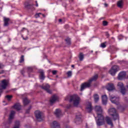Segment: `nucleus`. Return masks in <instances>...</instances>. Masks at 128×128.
<instances>
[{"label":"nucleus","instance_id":"12","mask_svg":"<svg viewBox=\"0 0 128 128\" xmlns=\"http://www.w3.org/2000/svg\"><path fill=\"white\" fill-rule=\"evenodd\" d=\"M52 128H60V124L56 121H54L50 124Z\"/></svg>","mask_w":128,"mask_h":128},{"label":"nucleus","instance_id":"53","mask_svg":"<svg viewBox=\"0 0 128 128\" xmlns=\"http://www.w3.org/2000/svg\"><path fill=\"white\" fill-rule=\"evenodd\" d=\"M26 30V28H23V29L22 30H22Z\"/></svg>","mask_w":128,"mask_h":128},{"label":"nucleus","instance_id":"50","mask_svg":"<svg viewBox=\"0 0 128 128\" xmlns=\"http://www.w3.org/2000/svg\"><path fill=\"white\" fill-rule=\"evenodd\" d=\"M104 6H105L106 8V6H108V4H104Z\"/></svg>","mask_w":128,"mask_h":128},{"label":"nucleus","instance_id":"16","mask_svg":"<svg viewBox=\"0 0 128 128\" xmlns=\"http://www.w3.org/2000/svg\"><path fill=\"white\" fill-rule=\"evenodd\" d=\"M10 20L9 18H4V26H10Z\"/></svg>","mask_w":128,"mask_h":128},{"label":"nucleus","instance_id":"6","mask_svg":"<svg viewBox=\"0 0 128 128\" xmlns=\"http://www.w3.org/2000/svg\"><path fill=\"white\" fill-rule=\"evenodd\" d=\"M82 116L80 113H77L76 118L74 120V122L76 124H80L82 122Z\"/></svg>","mask_w":128,"mask_h":128},{"label":"nucleus","instance_id":"55","mask_svg":"<svg viewBox=\"0 0 128 128\" xmlns=\"http://www.w3.org/2000/svg\"><path fill=\"white\" fill-rule=\"evenodd\" d=\"M14 112V111H12V112Z\"/></svg>","mask_w":128,"mask_h":128},{"label":"nucleus","instance_id":"45","mask_svg":"<svg viewBox=\"0 0 128 128\" xmlns=\"http://www.w3.org/2000/svg\"><path fill=\"white\" fill-rule=\"evenodd\" d=\"M36 6H38V1H36Z\"/></svg>","mask_w":128,"mask_h":128},{"label":"nucleus","instance_id":"4","mask_svg":"<svg viewBox=\"0 0 128 128\" xmlns=\"http://www.w3.org/2000/svg\"><path fill=\"white\" fill-rule=\"evenodd\" d=\"M14 118V112L11 113L8 118V122L7 123L4 124V128H10V124L12 122V119Z\"/></svg>","mask_w":128,"mask_h":128},{"label":"nucleus","instance_id":"17","mask_svg":"<svg viewBox=\"0 0 128 128\" xmlns=\"http://www.w3.org/2000/svg\"><path fill=\"white\" fill-rule=\"evenodd\" d=\"M12 108L16 110H22V106L19 103L15 104Z\"/></svg>","mask_w":128,"mask_h":128},{"label":"nucleus","instance_id":"7","mask_svg":"<svg viewBox=\"0 0 128 128\" xmlns=\"http://www.w3.org/2000/svg\"><path fill=\"white\" fill-rule=\"evenodd\" d=\"M110 100L112 104H120V97L118 96H110Z\"/></svg>","mask_w":128,"mask_h":128},{"label":"nucleus","instance_id":"19","mask_svg":"<svg viewBox=\"0 0 128 128\" xmlns=\"http://www.w3.org/2000/svg\"><path fill=\"white\" fill-rule=\"evenodd\" d=\"M94 110L96 112H104L102 108L100 106H95Z\"/></svg>","mask_w":128,"mask_h":128},{"label":"nucleus","instance_id":"57","mask_svg":"<svg viewBox=\"0 0 128 128\" xmlns=\"http://www.w3.org/2000/svg\"><path fill=\"white\" fill-rule=\"evenodd\" d=\"M70 122V121H68V122Z\"/></svg>","mask_w":128,"mask_h":128},{"label":"nucleus","instance_id":"1","mask_svg":"<svg viewBox=\"0 0 128 128\" xmlns=\"http://www.w3.org/2000/svg\"><path fill=\"white\" fill-rule=\"evenodd\" d=\"M96 114H94L95 118H98L96 122L97 126H104V124H105L106 122V124H108V126H114L112 120V118H110V116H106L104 118V115H102V113L96 112Z\"/></svg>","mask_w":128,"mask_h":128},{"label":"nucleus","instance_id":"5","mask_svg":"<svg viewBox=\"0 0 128 128\" xmlns=\"http://www.w3.org/2000/svg\"><path fill=\"white\" fill-rule=\"evenodd\" d=\"M8 84V82L6 80H4L1 82L0 88H0V96L2 95V90H6V88Z\"/></svg>","mask_w":128,"mask_h":128},{"label":"nucleus","instance_id":"21","mask_svg":"<svg viewBox=\"0 0 128 128\" xmlns=\"http://www.w3.org/2000/svg\"><path fill=\"white\" fill-rule=\"evenodd\" d=\"M39 72L40 74V80H44L46 76H44V70H40Z\"/></svg>","mask_w":128,"mask_h":128},{"label":"nucleus","instance_id":"8","mask_svg":"<svg viewBox=\"0 0 128 128\" xmlns=\"http://www.w3.org/2000/svg\"><path fill=\"white\" fill-rule=\"evenodd\" d=\"M120 70V67L118 66H113L111 70H110L109 72L111 76H114L116 74V72Z\"/></svg>","mask_w":128,"mask_h":128},{"label":"nucleus","instance_id":"48","mask_svg":"<svg viewBox=\"0 0 128 128\" xmlns=\"http://www.w3.org/2000/svg\"><path fill=\"white\" fill-rule=\"evenodd\" d=\"M121 110H124V108L123 107H121Z\"/></svg>","mask_w":128,"mask_h":128},{"label":"nucleus","instance_id":"35","mask_svg":"<svg viewBox=\"0 0 128 128\" xmlns=\"http://www.w3.org/2000/svg\"><path fill=\"white\" fill-rule=\"evenodd\" d=\"M108 24V23L106 21H103V22H102V24H103V26H106Z\"/></svg>","mask_w":128,"mask_h":128},{"label":"nucleus","instance_id":"28","mask_svg":"<svg viewBox=\"0 0 128 128\" xmlns=\"http://www.w3.org/2000/svg\"><path fill=\"white\" fill-rule=\"evenodd\" d=\"M84 55L82 54V52H80L79 55V60H84Z\"/></svg>","mask_w":128,"mask_h":128},{"label":"nucleus","instance_id":"41","mask_svg":"<svg viewBox=\"0 0 128 128\" xmlns=\"http://www.w3.org/2000/svg\"><path fill=\"white\" fill-rule=\"evenodd\" d=\"M4 64H2L0 63V68H4Z\"/></svg>","mask_w":128,"mask_h":128},{"label":"nucleus","instance_id":"54","mask_svg":"<svg viewBox=\"0 0 128 128\" xmlns=\"http://www.w3.org/2000/svg\"><path fill=\"white\" fill-rule=\"evenodd\" d=\"M43 16H44V14H42Z\"/></svg>","mask_w":128,"mask_h":128},{"label":"nucleus","instance_id":"9","mask_svg":"<svg viewBox=\"0 0 128 128\" xmlns=\"http://www.w3.org/2000/svg\"><path fill=\"white\" fill-rule=\"evenodd\" d=\"M50 86L48 84H44L41 86V88L42 90H44L45 92H46L48 94H52V90H50Z\"/></svg>","mask_w":128,"mask_h":128},{"label":"nucleus","instance_id":"22","mask_svg":"<svg viewBox=\"0 0 128 128\" xmlns=\"http://www.w3.org/2000/svg\"><path fill=\"white\" fill-rule=\"evenodd\" d=\"M117 6L120 8H122V6H124V0H120L118 1L117 2Z\"/></svg>","mask_w":128,"mask_h":128},{"label":"nucleus","instance_id":"30","mask_svg":"<svg viewBox=\"0 0 128 128\" xmlns=\"http://www.w3.org/2000/svg\"><path fill=\"white\" fill-rule=\"evenodd\" d=\"M24 62V55H22L20 58V64H22Z\"/></svg>","mask_w":128,"mask_h":128},{"label":"nucleus","instance_id":"58","mask_svg":"<svg viewBox=\"0 0 128 128\" xmlns=\"http://www.w3.org/2000/svg\"><path fill=\"white\" fill-rule=\"evenodd\" d=\"M6 110H7V108H6Z\"/></svg>","mask_w":128,"mask_h":128},{"label":"nucleus","instance_id":"11","mask_svg":"<svg viewBox=\"0 0 128 128\" xmlns=\"http://www.w3.org/2000/svg\"><path fill=\"white\" fill-rule=\"evenodd\" d=\"M36 118L38 122H42L44 120V114L42 112H36L35 113Z\"/></svg>","mask_w":128,"mask_h":128},{"label":"nucleus","instance_id":"44","mask_svg":"<svg viewBox=\"0 0 128 128\" xmlns=\"http://www.w3.org/2000/svg\"><path fill=\"white\" fill-rule=\"evenodd\" d=\"M106 36H110V34H108V32H106Z\"/></svg>","mask_w":128,"mask_h":128},{"label":"nucleus","instance_id":"38","mask_svg":"<svg viewBox=\"0 0 128 128\" xmlns=\"http://www.w3.org/2000/svg\"><path fill=\"white\" fill-rule=\"evenodd\" d=\"M32 110V106H30L28 109L26 110V112H30V110Z\"/></svg>","mask_w":128,"mask_h":128},{"label":"nucleus","instance_id":"59","mask_svg":"<svg viewBox=\"0 0 128 128\" xmlns=\"http://www.w3.org/2000/svg\"><path fill=\"white\" fill-rule=\"evenodd\" d=\"M120 40V39L119 38Z\"/></svg>","mask_w":128,"mask_h":128},{"label":"nucleus","instance_id":"24","mask_svg":"<svg viewBox=\"0 0 128 128\" xmlns=\"http://www.w3.org/2000/svg\"><path fill=\"white\" fill-rule=\"evenodd\" d=\"M56 100H58V97L56 96H53L50 100V103L51 104H54V102H56Z\"/></svg>","mask_w":128,"mask_h":128},{"label":"nucleus","instance_id":"2","mask_svg":"<svg viewBox=\"0 0 128 128\" xmlns=\"http://www.w3.org/2000/svg\"><path fill=\"white\" fill-rule=\"evenodd\" d=\"M98 74H96L93 77H92L91 78H90L88 82L82 83L80 86V92H82L85 88H90V84L92 82H94L95 80H98Z\"/></svg>","mask_w":128,"mask_h":128},{"label":"nucleus","instance_id":"37","mask_svg":"<svg viewBox=\"0 0 128 128\" xmlns=\"http://www.w3.org/2000/svg\"><path fill=\"white\" fill-rule=\"evenodd\" d=\"M55 112H62V110L57 108L56 109Z\"/></svg>","mask_w":128,"mask_h":128},{"label":"nucleus","instance_id":"23","mask_svg":"<svg viewBox=\"0 0 128 128\" xmlns=\"http://www.w3.org/2000/svg\"><path fill=\"white\" fill-rule=\"evenodd\" d=\"M102 102L103 104H106L108 102V97L106 95H104L102 96Z\"/></svg>","mask_w":128,"mask_h":128},{"label":"nucleus","instance_id":"49","mask_svg":"<svg viewBox=\"0 0 128 128\" xmlns=\"http://www.w3.org/2000/svg\"><path fill=\"white\" fill-rule=\"evenodd\" d=\"M36 112H40V110H36Z\"/></svg>","mask_w":128,"mask_h":128},{"label":"nucleus","instance_id":"18","mask_svg":"<svg viewBox=\"0 0 128 128\" xmlns=\"http://www.w3.org/2000/svg\"><path fill=\"white\" fill-rule=\"evenodd\" d=\"M110 116L114 120H118L120 118L118 114L116 112H114L112 114H111Z\"/></svg>","mask_w":128,"mask_h":128},{"label":"nucleus","instance_id":"20","mask_svg":"<svg viewBox=\"0 0 128 128\" xmlns=\"http://www.w3.org/2000/svg\"><path fill=\"white\" fill-rule=\"evenodd\" d=\"M24 8H26V10H30V8H32V5L28 2H25L24 4Z\"/></svg>","mask_w":128,"mask_h":128},{"label":"nucleus","instance_id":"34","mask_svg":"<svg viewBox=\"0 0 128 128\" xmlns=\"http://www.w3.org/2000/svg\"><path fill=\"white\" fill-rule=\"evenodd\" d=\"M40 14H42V13H36V14H35V18H40Z\"/></svg>","mask_w":128,"mask_h":128},{"label":"nucleus","instance_id":"40","mask_svg":"<svg viewBox=\"0 0 128 128\" xmlns=\"http://www.w3.org/2000/svg\"><path fill=\"white\" fill-rule=\"evenodd\" d=\"M56 72H58V71H56V70L52 71V74H56Z\"/></svg>","mask_w":128,"mask_h":128},{"label":"nucleus","instance_id":"33","mask_svg":"<svg viewBox=\"0 0 128 128\" xmlns=\"http://www.w3.org/2000/svg\"><path fill=\"white\" fill-rule=\"evenodd\" d=\"M67 44H70V38H67L65 40Z\"/></svg>","mask_w":128,"mask_h":128},{"label":"nucleus","instance_id":"32","mask_svg":"<svg viewBox=\"0 0 128 128\" xmlns=\"http://www.w3.org/2000/svg\"><path fill=\"white\" fill-rule=\"evenodd\" d=\"M68 78H70L72 75V71H68L66 73Z\"/></svg>","mask_w":128,"mask_h":128},{"label":"nucleus","instance_id":"39","mask_svg":"<svg viewBox=\"0 0 128 128\" xmlns=\"http://www.w3.org/2000/svg\"><path fill=\"white\" fill-rule=\"evenodd\" d=\"M28 72H32V68H28Z\"/></svg>","mask_w":128,"mask_h":128},{"label":"nucleus","instance_id":"47","mask_svg":"<svg viewBox=\"0 0 128 128\" xmlns=\"http://www.w3.org/2000/svg\"><path fill=\"white\" fill-rule=\"evenodd\" d=\"M28 38L27 37L26 38H23V40H28Z\"/></svg>","mask_w":128,"mask_h":128},{"label":"nucleus","instance_id":"3","mask_svg":"<svg viewBox=\"0 0 128 128\" xmlns=\"http://www.w3.org/2000/svg\"><path fill=\"white\" fill-rule=\"evenodd\" d=\"M72 102L73 105L78 108L80 102V98L78 96L77 94H74L70 96V102Z\"/></svg>","mask_w":128,"mask_h":128},{"label":"nucleus","instance_id":"25","mask_svg":"<svg viewBox=\"0 0 128 128\" xmlns=\"http://www.w3.org/2000/svg\"><path fill=\"white\" fill-rule=\"evenodd\" d=\"M30 102V100H28V98H25L23 99V104L24 106H28Z\"/></svg>","mask_w":128,"mask_h":128},{"label":"nucleus","instance_id":"15","mask_svg":"<svg viewBox=\"0 0 128 128\" xmlns=\"http://www.w3.org/2000/svg\"><path fill=\"white\" fill-rule=\"evenodd\" d=\"M126 72H120L118 74V79L120 80H124V78H126Z\"/></svg>","mask_w":128,"mask_h":128},{"label":"nucleus","instance_id":"51","mask_svg":"<svg viewBox=\"0 0 128 128\" xmlns=\"http://www.w3.org/2000/svg\"><path fill=\"white\" fill-rule=\"evenodd\" d=\"M62 19H60V20H59V22H62Z\"/></svg>","mask_w":128,"mask_h":128},{"label":"nucleus","instance_id":"14","mask_svg":"<svg viewBox=\"0 0 128 128\" xmlns=\"http://www.w3.org/2000/svg\"><path fill=\"white\" fill-rule=\"evenodd\" d=\"M106 88L108 92H112V90H114V84L111 83H108V85L106 86Z\"/></svg>","mask_w":128,"mask_h":128},{"label":"nucleus","instance_id":"29","mask_svg":"<svg viewBox=\"0 0 128 128\" xmlns=\"http://www.w3.org/2000/svg\"><path fill=\"white\" fill-rule=\"evenodd\" d=\"M109 112H116V108H110L108 110Z\"/></svg>","mask_w":128,"mask_h":128},{"label":"nucleus","instance_id":"10","mask_svg":"<svg viewBox=\"0 0 128 128\" xmlns=\"http://www.w3.org/2000/svg\"><path fill=\"white\" fill-rule=\"evenodd\" d=\"M118 86L120 88L121 94H122L123 95L126 94V90L124 86V84H122V82H119L118 84Z\"/></svg>","mask_w":128,"mask_h":128},{"label":"nucleus","instance_id":"13","mask_svg":"<svg viewBox=\"0 0 128 128\" xmlns=\"http://www.w3.org/2000/svg\"><path fill=\"white\" fill-rule=\"evenodd\" d=\"M94 110V108H92V102H88L86 106V110L88 112H92Z\"/></svg>","mask_w":128,"mask_h":128},{"label":"nucleus","instance_id":"52","mask_svg":"<svg viewBox=\"0 0 128 128\" xmlns=\"http://www.w3.org/2000/svg\"><path fill=\"white\" fill-rule=\"evenodd\" d=\"M72 68H74V65H72Z\"/></svg>","mask_w":128,"mask_h":128},{"label":"nucleus","instance_id":"43","mask_svg":"<svg viewBox=\"0 0 128 128\" xmlns=\"http://www.w3.org/2000/svg\"><path fill=\"white\" fill-rule=\"evenodd\" d=\"M4 74V70H2L1 71H0V74Z\"/></svg>","mask_w":128,"mask_h":128},{"label":"nucleus","instance_id":"46","mask_svg":"<svg viewBox=\"0 0 128 128\" xmlns=\"http://www.w3.org/2000/svg\"><path fill=\"white\" fill-rule=\"evenodd\" d=\"M66 128H70V126L68 125H66Z\"/></svg>","mask_w":128,"mask_h":128},{"label":"nucleus","instance_id":"56","mask_svg":"<svg viewBox=\"0 0 128 128\" xmlns=\"http://www.w3.org/2000/svg\"><path fill=\"white\" fill-rule=\"evenodd\" d=\"M22 74H23L22 71Z\"/></svg>","mask_w":128,"mask_h":128},{"label":"nucleus","instance_id":"26","mask_svg":"<svg viewBox=\"0 0 128 128\" xmlns=\"http://www.w3.org/2000/svg\"><path fill=\"white\" fill-rule=\"evenodd\" d=\"M54 116H56V118H62L64 114V113L62 112H54Z\"/></svg>","mask_w":128,"mask_h":128},{"label":"nucleus","instance_id":"31","mask_svg":"<svg viewBox=\"0 0 128 128\" xmlns=\"http://www.w3.org/2000/svg\"><path fill=\"white\" fill-rule=\"evenodd\" d=\"M6 98H7L8 100L10 102L12 98V95H7L6 96Z\"/></svg>","mask_w":128,"mask_h":128},{"label":"nucleus","instance_id":"36","mask_svg":"<svg viewBox=\"0 0 128 128\" xmlns=\"http://www.w3.org/2000/svg\"><path fill=\"white\" fill-rule=\"evenodd\" d=\"M101 48H104L106 46V45L104 43H102L100 45Z\"/></svg>","mask_w":128,"mask_h":128},{"label":"nucleus","instance_id":"27","mask_svg":"<svg viewBox=\"0 0 128 128\" xmlns=\"http://www.w3.org/2000/svg\"><path fill=\"white\" fill-rule=\"evenodd\" d=\"M94 100L95 102H98V100H100V97H98V95L97 94H95L94 95Z\"/></svg>","mask_w":128,"mask_h":128},{"label":"nucleus","instance_id":"42","mask_svg":"<svg viewBox=\"0 0 128 128\" xmlns=\"http://www.w3.org/2000/svg\"><path fill=\"white\" fill-rule=\"evenodd\" d=\"M31 10H34V7L32 5V7L30 8Z\"/></svg>","mask_w":128,"mask_h":128}]
</instances>
